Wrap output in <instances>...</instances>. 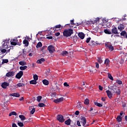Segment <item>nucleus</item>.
Wrapping results in <instances>:
<instances>
[{"label":"nucleus","instance_id":"obj_1","mask_svg":"<svg viewBox=\"0 0 127 127\" xmlns=\"http://www.w3.org/2000/svg\"><path fill=\"white\" fill-rule=\"evenodd\" d=\"M73 33H74V32H73V29H69L68 30L64 31L63 35L66 37H69V36H71Z\"/></svg>","mask_w":127,"mask_h":127},{"label":"nucleus","instance_id":"obj_2","mask_svg":"<svg viewBox=\"0 0 127 127\" xmlns=\"http://www.w3.org/2000/svg\"><path fill=\"white\" fill-rule=\"evenodd\" d=\"M100 22V18L97 17L95 19H90L88 22V24H95V23H99Z\"/></svg>","mask_w":127,"mask_h":127},{"label":"nucleus","instance_id":"obj_3","mask_svg":"<svg viewBox=\"0 0 127 127\" xmlns=\"http://www.w3.org/2000/svg\"><path fill=\"white\" fill-rule=\"evenodd\" d=\"M81 121L80 122V123L82 124V126H83L84 127H89V125H86V124H87V120H86V118L82 117L81 118Z\"/></svg>","mask_w":127,"mask_h":127},{"label":"nucleus","instance_id":"obj_4","mask_svg":"<svg viewBox=\"0 0 127 127\" xmlns=\"http://www.w3.org/2000/svg\"><path fill=\"white\" fill-rule=\"evenodd\" d=\"M48 50L49 52V53L52 54L54 51H55V48L53 45H50L48 47Z\"/></svg>","mask_w":127,"mask_h":127},{"label":"nucleus","instance_id":"obj_5","mask_svg":"<svg viewBox=\"0 0 127 127\" xmlns=\"http://www.w3.org/2000/svg\"><path fill=\"white\" fill-rule=\"evenodd\" d=\"M57 120L60 122V123H64L65 120L64 119V117L63 116L61 115H59L57 116Z\"/></svg>","mask_w":127,"mask_h":127},{"label":"nucleus","instance_id":"obj_6","mask_svg":"<svg viewBox=\"0 0 127 127\" xmlns=\"http://www.w3.org/2000/svg\"><path fill=\"white\" fill-rule=\"evenodd\" d=\"M22 76H23V71H20L16 74L15 77L17 78V79H20Z\"/></svg>","mask_w":127,"mask_h":127},{"label":"nucleus","instance_id":"obj_7","mask_svg":"<svg viewBox=\"0 0 127 127\" xmlns=\"http://www.w3.org/2000/svg\"><path fill=\"white\" fill-rule=\"evenodd\" d=\"M64 100V98L61 97L60 98L55 99L54 100V103H55V104H59V103H61V102H63Z\"/></svg>","mask_w":127,"mask_h":127},{"label":"nucleus","instance_id":"obj_8","mask_svg":"<svg viewBox=\"0 0 127 127\" xmlns=\"http://www.w3.org/2000/svg\"><path fill=\"white\" fill-rule=\"evenodd\" d=\"M89 45L90 46H98V45H100V44L99 43H97L94 41H91L89 42Z\"/></svg>","mask_w":127,"mask_h":127},{"label":"nucleus","instance_id":"obj_9","mask_svg":"<svg viewBox=\"0 0 127 127\" xmlns=\"http://www.w3.org/2000/svg\"><path fill=\"white\" fill-rule=\"evenodd\" d=\"M105 46H106V47L108 48V49H109V50H110L111 51H113L114 47H113V46L112 45H111L110 44H105Z\"/></svg>","mask_w":127,"mask_h":127},{"label":"nucleus","instance_id":"obj_10","mask_svg":"<svg viewBox=\"0 0 127 127\" xmlns=\"http://www.w3.org/2000/svg\"><path fill=\"white\" fill-rule=\"evenodd\" d=\"M119 89V87H117L116 85H113L111 88H110L111 91L113 92V93H116V91L117 90Z\"/></svg>","mask_w":127,"mask_h":127},{"label":"nucleus","instance_id":"obj_11","mask_svg":"<svg viewBox=\"0 0 127 127\" xmlns=\"http://www.w3.org/2000/svg\"><path fill=\"white\" fill-rule=\"evenodd\" d=\"M14 76V71H9L6 74V77H13Z\"/></svg>","mask_w":127,"mask_h":127},{"label":"nucleus","instance_id":"obj_12","mask_svg":"<svg viewBox=\"0 0 127 127\" xmlns=\"http://www.w3.org/2000/svg\"><path fill=\"white\" fill-rule=\"evenodd\" d=\"M1 86L3 89H6V87L9 86V83L4 82L1 84Z\"/></svg>","mask_w":127,"mask_h":127},{"label":"nucleus","instance_id":"obj_13","mask_svg":"<svg viewBox=\"0 0 127 127\" xmlns=\"http://www.w3.org/2000/svg\"><path fill=\"white\" fill-rule=\"evenodd\" d=\"M118 29L119 30H120V31H123V30H124V29H125V25H124V24H120L118 26Z\"/></svg>","mask_w":127,"mask_h":127},{"label":"nucleus","instance_id":"obj_14","mask_svg":"<svg viewBox=\"0 0 127 127\" xmlns=\"http://www.w3.org/2000/svg\"><path fill=\"white\" fill-rule=\"evenodd\" d=\"M104 65H106V67H110V60L109 59H105Z\"/></svg>","mask_w":127,"mask_h":127},{"label":"nucleus","instance_id":"obj_15","mask_svg":"<svg viewBox=\"0 0 127 127\" xmlns=\"http://www.w3.org/2000/svg\"><path fill=\"white\" fill-rule=\"evenodd\" d=\"M78 37L80 38V39H84L85 38V34L83 32H80L78 34Z\"/></svg>","mask_w":127,"mask_h":127},{"label":"nucleus","instance_id":"obj_16","mask_svg":"<svg viewBox=\"0 0 127 127\" xmlns=\"http://www.w3.org/2000/svg\"><path fill=\"white\" fill-rule=\"evenodd\" d=\"M8 44H9V42H8V40H5L4 41L2 42V47H5V46H7V47H8V46H7Z\"/></svg>","mask_w":127,"mask_h":127},{"label":"nucleus","instance_id":"obj_17","mask_svg":"<svg viewBox=\"0 0 127 127\" xmlns=\"http://www.w3.org/2000/svg\"><path fill=\"white\" fill-rule=\"evenodd\" d=\"M112 33H114V34H119L120 33H118V29L116 27H114L112 29Z\"/></svg>","mask_w":127,"mask_h":127},{"label":"nucleus","instance_id":"obj_18","mask_svg":"<svg viewBox=\"0 0 127 127\" xmlns=\"http://www.w3.org/2000/svg\"><path fill=\"white\" fill-rule=\"evenodd\" d=\"M10 96H12V97H15L16 98H19L20 97V95L19 93H14L10 94Z\"/></svg>","mask_w":127,"mask_h":127},{"label":"nucleus","instance_id":"obj_19","mask_svg":"<svg viewBox=\"0 0 127 127\" xmlns=\"http://www.w3.org/2000/svg\"><path fill=\"white\" fill-rule=\"evenodd\" d=\"M106 93L107 94V96L109 99H111L113 97V94H112V92L110 90H107Z\"/></svg>","mask_w":127,"mask_h":127},{"label":"nucleus","instance_id":"obj_20","mask_svg":"<svg viewBox=\"0 0 127 127\" xmlns=\"http://www.w3.org/2000/svg\"><path fill=\"white\" fill-rule=\"evenodd\" d=\"M64 124L65 125H66V126H70V125H71V119H67L64 122Z\"/></svg>","mask_w":127,"mask_h":127},{"label":"nucleus","instance_id":"obj_21","mask_svg":"<svg viewBox=\"0 0 127 127\" xmlns=\"http://www.w3.org/2000/svg\"><path fill=\"white\" fill-rule=\"evenodd\" d=\"M23 43L25 45V46H26V47H27L28 45H29V42H28V41L26 40H24L23 41Z\"/></svg>","mask_w":127,"mask_h":127},{"label":"nucleus","instance_id":"obj_22","mask_svg":"<svg viewBox=\"0 0 127 127\" xmlns=\"http://www.w3.org/2000/svg\"><path fill=\"white\" fill-rule=\"evenodd\" d=\"M44 61H45V59L42 58L37 61V63H38V64H41L42 62H44Z\"/></svg>","mask_w":127,"mask_h":127},{"label":"nucleus","instance_id":"obj_23","mask_svg":"<svg viewBox=\"0 0 127 127\" xmlns=\"http://www.w3.org/2000/svg\"><path fill=\"white\" fill-rule=\"evenodd\" d=\"M43 83L44 85H45L46 86H47L49 85V81L47 80V79H44L43 80Z\"/></svg>","mask_w":127,"mask_h":127},{"label":"nucleus","instance_id":"obj_24","mask_svg":"<svg viewBox=\"0 0 127 127\" xmlns=\"http://www.w3.org/2000/svg\"><path fill=\"white\" fill-rule=\"evenodd\" d=\"M25 85V83H19L16 84L17 87H24Z\"/></svg>","mask_w":127,"mask_h":127},{"label":"nucleus","instance_id":"obj_25","mask_svg":"<svg viewBox=\"0 0 127 127\" xmlns=\"http://www.w3.org/2000/svg\"><path fill=\"white\" fill-rule=\"evenodd\" d=\"M61 55H62L63 56H64V57L67 56V55H68V52L66 51H63L61 53Z\"/></svg>","mask_w":127,"mask_h":127},{"label":"nucleus","instance_id":"obj_26","mask_svg":"<svg viewBox=\"0 0 127 127\" xmlns=\"http://www.w3.org/2000/svg\"><path fill=\"white\" fill-rule=\"evenodd\" d=\"M42 47V43L39 42L36 45V48H40Z\"/></svg>","mask_w":127,"mask_h":127},{"label":"nucleus","instance_id":"obj_27","mask_svg":"<svg viewBox=\"0 0 127 127\" xmlns=\"http://www.w3.org/2000/svg\"><path fill=\"white\" fill-rule=\"evenodd\" d=\"M30 84H31L32 85H36V84H37V81L34 79L30 81Z\"/></svg>","mask_w":127,"mask_h":127},{"label":"nucleus","instance_id":"obj_28","mask_svg":"<svg viewBox=\"0 0 127 127\" xmlns=\"http://www.w3.org/2000/svg\"><path fill=\"white\" fill-rule=\"evenodd\" d=\"M116 120L118 123H121V122H122V117L121 116H118L117 117Z\"/></svg>","mask_w":127,"mask_h":127},{"label":"nucleus","instance_id":"obj_29","mask_svg":"<svg viewBox=\"0 0 127 127\" xmlns=\"http://www.w3.org/2000/svg\"><path fill=\"white\" fill-rule=\"evenodd\" d=\"M19 118L21 119V121H25L26 120V118L23 115H19Z\"/></svg>","mask_w":127,"mask_h":127},{"label":"nucleus","instance_id":"obj_30","mask_svg":"<svg viewBox=\"0 0 127 127\" xmlns=\"http://www.w3.org/2000/svg\"><path fill=\"white\" fill-rule=\"evenodd\" d=\"M62 26L61 25L59 24V25H56L55 27H54L53 28V30H56V28H61Z\"/></svg>","mask_w":127,"mask_h":127},{"label":"nucleus","instance_id":"obj_31","mask_svg":"<svg viewBox=\"0 0 127 127\" xmlns=\"http://www.w3.org/2000/svg\"><path fill=\"white\" fill-rule=\"evenodd\" d=\"M94 105H95V106H97V107H99V108H102V107H103L102 104L98 102H94Z\"/></svg>","mask_w":127,"mask_h":127},{"label":"nucleus","instance_id":"obj_32","mask_svg":"<svg viewBox=\"0 0 127 127\" xmlns=\"http://www.w3.org/2000/svg\"><path fill=\"white\" fill-rule=\"evenodd\" d=\"M122 31V32L120 33L121 36H124V37H126L127 32L126 31Z\"/></svg>","mask_w":127,"mask_h":127},{"label":"nucleus","instance_id":"obj_33","mask_svg":"<svg viewBox=\"0 0 127 127\" xmlns=\"http://www.w3.org/2000/svg\"><path fill=\"white\" fill-rule=\"evenodd\" d=\"M17 114L15 112H12L9 113V117H11V116H16Z\"/></svg>","mask_w":127,"mask_h":127},{"label":"nucleus","instance_id":"obj_34","mask_svg":"<svg viewBox=\"0 0 127 127\" xmlns=\"http://www.w3.org/2000/svg\"><path fill=\"white\" fill-rule=\"evenodd\" d=\"M27 68V66L25 65L24 66H20L19 67L20 70L21 71H23L24 70H25Z\"/></svg>","mask_w":127,"mask_h":127},{"label":"nucleus","instance_id":"obj_35","mask_svg":"<svg viewBox=\"0 0 127 127\" xmlns=\"http://www.w3.org/2000/svg\"><path fill=\"white\" fill-rule=\"evenodd\" d=\"M10 44H11V45H13L14 46H15L16 45L20 46V44H19L17 43H16L15 42H11Z\"/></svg>","mask_w":127,"mask_h":127},{"label":"nucleus","instance_id":"obj_36","mask_svg":"<svg viewBox=\"0 0 127 127\" xmlns=\"http://www.w3.org/2000/svg\"><path fill=\"white\" fill-rule=\"evenodd\" d=\"M97 62L100 64H102V63H103V60H102L101 58H98Z\"/></svg>","mask_w":127,"mask_h":127},{"label":"nucleus","instance_id":"obj_37","mask_svg":"<svg viewBox=\"0 0 127 127\" xmlns=\"http://www.w3.org/2000/svg\"><path fill=\"white\" fill-rule=\"evenodd\" d=\"M104 32L106 33V34H112V32L109 31L108 29L104 30Z\"/></svg>","mask_w":127,"mask_h":127},{"label":"nucleus","instance_id":"obj_38","mask_svg":"<svg viewBox=\"0 0 127 127\" xmlns=\"http://www.w3.org/2000/svg\"><path fill=\"white\" fill-rule=\"evenodd\" d=\"M38 106L41 108H43V107H46V105L44 104V103H39Z\"/></svg>","mask_w":127,"mask_h":127},{"label":"nucleus","instance_id":"obj_39","mask_svg":"<svg viewBox=\"0 0 127 127\" xmlns=\"http://www.w3.org/2000/svg\"><path fill=\"white\" fill-rule=\"evenodd\" d=\"M21 55L23 56V57L24 58L25 56H26V52L24 51V50H22V53Z\"/></svg>","mask_w":127,"mask_h":127},{"label":"nucleus","instance_id":"obj_40","mask_svg":"<svg viewBox=\"0 0 127 127\" xmlns=\"http://www.w3.org/2000/svg\"><path fill=\"white\" fill-rule=\"evenodd\" d=\"M41 99H42V96H38L37 97V102H38L39 103V102H40V101H41Z\"/></svg>","mask_w":127,"mask_h":127},{"label":"nucleus","instance_id":"obj_41","mask_svg":"<svg viewBox=\"0 0 127 127\" xmlns=\"http://www.w3.org/2000/svg\"><path fill=\"white\" fill-rule=\"evenodd\" d=\"M115 93H116L117 95H118V96L121 95V90H120V89L118 88L117 90H116V91H115Z\"/></svg>","mask_w":127,"mask_h":127},{"label":"nucleus","instance_id":"obj_42","mask_svg":"<svg viewBox=\"0 0 127 127\" xmlns=\"http://www.w3.org/2000/svg\"><path fill=\"white\" fill-rule=\"evenodd\" d=\"M84 104L85 105H89L90 104V102L89 101L88 99H86L84 101Z\"/></svg>","mask_w":127,"mask_h":127},{"label":"nucleus","instance_id":"obj_43","mask_svg":"<svg viewBox=\"0 0 127 127\" xmlns=\"http://www.w3.org/2000/svg\"><path fill=\"white\" fill-rule=\"evenodd\" d=\"M19 65H21V66H24V65H26V64L24 62L20 61L19 62Z\"/></svg>","mask_w":127,"mask_h":127},{"label":"nucleus","instance_id":"obj_44","mask_svg":"<svg viewBox=\"0 0 127 127\" xmlns=\"http://www.w3.org/2000/svg\"><path fill=\"white\" fill-rule=\"evenodd\" d=\"M33 78L34 80H35V81H37V80H38V75L35 74L33 76Z\"/></svg>","mask_w":127,"mask_h":127},{"label":"nucleus","instance_id":"obj_45","mask_svg":"<svg viewBox=\"0 0 127 127\" xmlns=\"http://www.w3.org/2000/svg\"><path fill=\"white\" fill-rule=\"evenodd\" d=\"M108 78L110 79V80H114V78L113 77V76H112V74L108 73Z\"/></svg>","mask_w":127,"mask_h":127},{"label":"nucleus","instance_id":"obj_46","mask_svg":"<svg viewBox=\"0 0 127 127\" xmlns=\"http://www.w3.org/2000/svg\"><path fill=\"white\" fill-rule=\"evenodd\" d=\"M18 126H19V127H24V125L23 124V123L21 122H18Z\"/></svg>","mask_w":127,"mask_h":127},{"label":"nucleus","instance_id":"obj_47","mask_svg":"<svg viewBox=\"0 0 127 127\" xmlns=\"http://www.w3.org/2000/svg\"><path fill=\"white\" fill-rule=\"evenodd\" d=\"M116 83H117V84H118L119 85H122V84H123V82L122 81V80H117L116 81Z\"/></svg>","mask_w":127,"mask_h":127},{"label":"nucleus","instance_id":"obj_48","mask_svg":"<svg viewBox=\"0 0 127 127\" xmlns=\"http://www.w3.org/2000/svg\"><path fill=\"white\" fill-rule=\"evenodd\" d=\"M30 113H31V115H33V114H34V113H35V108H33L32 109V110L31 111Z\"/></svg>","mask_w":127,"mask_h":127},{"label":"nucleus","instance_id":"obj_49","mask_svg":"<svg viewBox=\"0 0 127 127\" xmlns=\"http://www.w3.org/2000/svg\"><path fill=\"white\" fill-rule=\"evenodd\" d=\"M2 63V64H3V63H8V60H7V59L3 60Z\"/></svg>","mask_w":127,"mask_h":127},{"label":"nucleus","instance_id":"obj_50","mask_svg":"<svg viewBox=\"0 0 127 127\" xmlns=\"http://www.w3.org/2000/svg\"><path fill=\"white\" fill-rule=\"evenodd\" d=\"M90 40H91V37H89V38H87V39L86 40V43H89V42H90Z\"/></svg>","mask_w":127,"mask_h":127},{"label":"nucleus","instance_id":"obj_51","mask_svg":"<svg viewBox=\"0 0 127 127\" xmlns=\"http://www.w3.org/2000/svg\"><path fill=\"white\" fill-rule=\"evenodd\" d=\"M64 87H69V84L67 82H64Z\"/></svg>","mask_w":127,"mask_h":127},{"label":"nucleus","instance_id":"obj_52","mask_svg":"<svg viewBox=\"0 0 127 127\" xmlns=\"http://www.w3.org/2000/svg\"><path fill=\"white\" fill-rule=\"evenodd\" d=\"M17 41H18V40H17V38H15V39H13L12 40V42H16V43H17Z\"/></svg>","mask_w":127,"mask_h":127},{"label":"nucleus","instance_id":"obj_53","mask_svg":"<svg viewBox=\"0 0 127 127\" xmlns=\"http://www.w3.org/2000/svg\"><path fill=\"white\" fill-rule=\"evenodd\" d=\"M1 52L2 53H6V50L5 49H2L1 50Z\"/></svg>","mask_w":127,"mask_h":127},{"label":"nucleus","instance_id":"obj_54","mask_svg":"<svg viewBox=\"0 0 127 127\" xmlns=\"http://www.w3.org/2000/svg\"><path fill=\"white\" fill-rule=\"evenodd\" d=\"M79 114H80V112H79V111H76L75 112V115H76V116H78Z\"/></svg>","mask_w":127,"mask_h":127},{"label":"nucleus","instance_id":"obj_55","mask_svg":"<svg viewBox=\"0 0 127 127\" xmlns=\"http://www.w3.org/2000/svg\"><path fill=\"white\" fill-rule=\"evenodd\" d=\"M77 107L78 109H79V110H81V109H82V105H81L80 104L77 105Z\"/></svg>","mask_w":127,"mask_h":127},{"label":"nucleus","instance_id":"obj_56","mask_svg":"<svg viewBox=\"0 0 127 127\" xmlns=\"http://www.w3.org/2000/svg\"><path fill=\"white\" fill-rule=\"evenodd\" d=\"M95 64H96V68H97V69H99V63L96 62L95 63Z\"/></svg>","mask_w":127,"mask_h":127},{"label":"nucleus","instance_id":"obj_57","mask_svg":"<svg viewBox=\"0 0 127 127\" xmlns=\"http://www.w3.org/2000/svg\"><path fill=\"white\" fill-rule=\"evenodd\" d=\"M77 126H78V127H81V124H80V121H77Z\"/></svg>","mask_w":127,"mask_h":127},{"label":"nucleus","instance_id":"obj_58","mask_svg":"<svg viewBox=\"0 0 127 127\" xmlns=\"http://www.w3.org/2000/svg\"><path fill=\"white\" fill-rule=\"evenodd\" d=\"M99 89L100 91H103V87H102V86L99 85Z\"/></svg>","mask_w":127,"mask_h":127},{"label":"nucleus","instance_id":"obj_59","mask_svg":"<svg viewBox=\"0 0 127 127\" xmlns=\"http://www.w3.org/2000/svg\"><path fill=\"white\" fill-rule=\"evenodd\" d=\"M101 100H102V101H103V102H105L106 101V98L102 97Z\"/></svg>","mask_w":127,"mask_h":127},{"label":"nucleus","instance_id":"obj_60","mask_svg":"<svg viewBox=\"0 0 127 127\" xmlns=\"http://www.w3.org/2000/svg\"><path fill=\"white\" fill-rule=\"evenodd\" d=\"M59 35H60V32H58V33H56L55 34L56 36H59Z\"/></svg>","mask_w":127,"mask_h":127},{"label":"nucleus","instance_id":"obj_61","mask_svg":"<svg viewBox=\"0 0 127 127\" xmlns=\"http://www.w3.org/2000/svg\"><path fill=\"white\" fill-rule=\"evenodd\" d=\"M47 39H52V38H53V37H52V36H49V37H47Z\"/></svg>","mask_w":127,"mask_h":127},{"label":"nucleus","instance_id":"obj_62","mask_svg":"<svg viewBox=\"0 0 127 127\" xmlns=\"http://www.w3.org/2000/svg\"><path fill=\"white\" fill-rule=\"evenodd\" d=\"M70 24H74V19L70 20Z\"/></svg>","mask_w":127,"mask_h":127},{"label":"nucleus","instance_id":"obj_63","mask_svg":"<svg viewBox=\"0 0 127 127\" xmlns=\"http://www.w3.org/2000/svg\"><path fill=\"white\" fill-rule=\"evenodd\" d=\"M29 39H30V38H29V37H26L25 40H27V41H28Z\"/></svg>","mask_w":127,"mask_h":127},{"label":"nucleus","instance_id":"obj_64","mask_svg":"<svg viewBox=\"0 0 127 127\" xmlns=\"http://www.w3.org/2000/svg\"><path fill=\"white\" fill-rule=\"evenodd\" d=\"M23 100H24L23 97H21V98L19 99V101H23Z\"/></svg>","mask_w":127,"mask_h":127}]
</instances>
